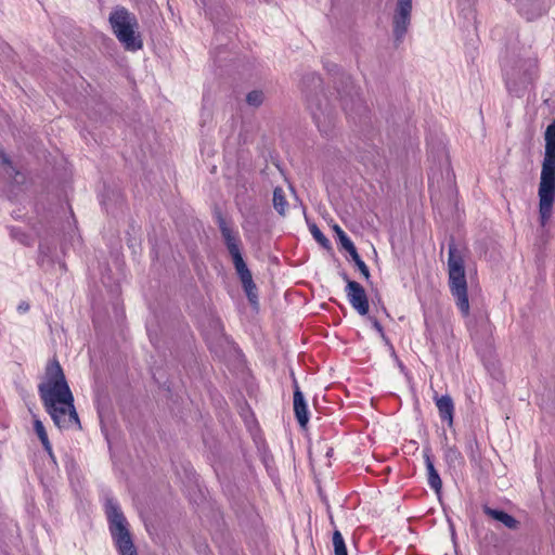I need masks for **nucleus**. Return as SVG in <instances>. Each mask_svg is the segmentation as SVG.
Here are the masks:
<instances>
[{
	"label": "nucleus",
	"instance_id": "obj_13",
	"mask_svg": "<svg viewBox=\"0 0 555 555\" xmlns=\"http://www.w3.org/2000/svg\"><path fill=\"white\" fill-rule=\"evenodd\" d=\"M273 206L281 216L286 214L288 203L286 199V192L282 188H275L273 191Z\"/></svg>",
	"mask_w": 555,
	"mask_h": 555
},
{
	"label": "nucleus",
	"instance_id": "obj_7",
	"mask_svg": "<svg viewBox=\"0 0 555 555\" xmlns=\"http://www.w3.org/2000/svg\"><path fill=\"white\" fill-rule=\"evenodd\" d=\"M538 76V65L535 60L518 62L505 74L506 88L511 93L519 95L533 83Z\"/></svg>",
	"mask_w": 555,
	"mask_h": 555
},
{
	"label": "nucleus",
	"instance_id": "obj_12",
	"mask_svg": "<svg viewBox=\"0 0 555 555\" xmlns=\"http://www.w3.org/2000/svg\"><path fill=\"white\" fill-rule=\"evenodd\" d=\"M485 513L492 517L493 519L502 522L505 527L509 528V529H515L517 527V520L511 516L509 514L503 512V511H498V509H493V508H490V507H486L485 508Z\"/></svg>",
	"mask_w": 555,
	"mask_h": 555
},
{
	"label": "nucleus",
	"instance_id": "obj_9",
	"mask_svg": "<svg viewBox=\"0 0 555 555\" xmlns=\"http://www.w3.org/2000/svg\"><path fill=\"white\" fill-rule=\"evenodd\" d=\"M346 294L350 305L359 314L365 315L369 312V300L364 288L354 281H348Z\"/></svg>",
	"mask_w": 555,
	"mask_h": 555
},
{
	"label": "nucleus",
	"instance_id": "obj_22",
	"mask_svg": "<svg viewBox=\"0 0 555 555\" xmlns=\"http://www.w3.org/2000/svg\"><path fill=\"white\" fill-rule=\"evenodd\" d=\"M313 234H314V236H315L317 238H319V236H321V233H320L319 231L313 232Z\"/></svg>",
	"mask_w": 555,
	"mask_h": 555
},
{
	"label": "nucleus",
	"instance_id": "obj_8",
	"mask_svg": "<svg viewBox=\"0 0 555 555\" xmlns=\"http://www.w3.org/2000/svg\"><path fill=\"white\" fill-rule=\"evenodd\" d=\"M413 10L412 0H397L392 15V27L395 37L400 40L406 34L411 24Z\"/></svg>",
	"mask_w": 555,
	"mask_h": 555
},
{
	"label": "nucleus",
	"instance_id": "obj_21",
	"mask_svg": "<svg viewBox=\"0 0 555 555\" xmlns=\"http://www.w3.org/2000/svg\"><path fill=\"white\" fill-rule=\"evenodd\" d=\"M374 327L378 331V332H382V326L379 325L378 322H374Z\"/></svg>",
	"mask_w": 555,
	"mask_h": 555
},
{
	"label": "nucleus",
	"instance_id": "obj_4",
	"mask_svg": "<svg viewBox=\"0 0 555 555\" xmlns=\"http://www.w3.org/2000/svg\"><path fill=\"white\" fill-rule=\"evenodd\" d=\"M112 30L127 51H138L143 47L139 33V23L134 14L127 9L117 7L109 14Z\"/></svg>",
	"mask_w": 555,
	"mask_h": 555
},
{
	"label": "nucleus",
	"instance_id": "obj_6",
	"mask_svg": "<svg viewBox=\"0 0 555 555\" xmlns=\"http://www.w3.org/2000/svg\"><path fill=\"white\" fill-rule=\"evenodd\" d=\"M221 234L225 242L227 248L232 257L235 270L241 279L243 287L247 294L250 302L256 304L257 295L255 293L256 285L253 282L251 273L248 270L246 263L243 260L241 248H240V237L236 232H234L230 227H228L224 222L221 224Z\"/></svg>",
	"mask_w": 555,
	"mask_h": 555
},
{
	"label": "nucleus",
	"instance_id": "obj_11",
	"mask_svg": "<svg viewBox=\"0 0 555 555\" xmlns=\"http://www.w3.org/2000/svg\"><path fill=\"white\" fill-rule=\"evenodd\" d=\"M436 405L439 411V415L443 421H447L450 425L453 422V402L449 396H442L437 399Z\"/></svg>",
	"mask_w": 555,
	"mask_h": 555
},
{
	"label": "nucleus",
	"instance_id": "obj_10",
	"mask_svg": "<svg viewBox=\"0 0 555 555\" xmlns=\"http://www.w3.org/2000/svg\"><path fill=\"white\" fill-rule=\"evenodd\" d=\"M294 412L301 427H305L309 421L307 403L302 392L296 386L294 391Z\"/></svg>",
	"mask_w": 555,
	"mask_h": 555
},
{
	"label": "nucleus",
	"instance_id": "obj_19",
	"mask_svg": "<svg viewBox=\"0 0 555 555\" xmlns=\"http://www.w3.org/2000/svg\"><path fill=\"white\" fill-rule=\"evenodd\" d=\"M428 483L436 492H439L442 487V482L439 477V474L437 473V474H431V476H428Z\"/></svg>",
	"mask_w": 555,
	"mask_h": 555
},
{
	"label": "nucleus",
	"instance_id": "obj_15",
	"mask_svg": "<svg viewBox=\"0 0 555 555\" xmlns=\"http://www.w3.org/2000/svg\"><path fill=\"white\" fill-rule=\"evenodd\" d=\"M334 231L336 232L341 246L347 251H349L350 255L357 250L351 240L347 236V234L341 230L339 225H335Z\"/></svg>",
	"mask_w": 555,
	"mask_h": 555
},
{
	"label": "nucleus",
	"instance_id": "obj_5",
	"mask_svg": "<svg viewBox=\"0 0 555 555\" xmlns=\"http://www.w3.org/2000/svg\"><path fill=\"white\" fill-rule=\"evenodd\" d=\"M105 513L108 519L109 532L119 555H138L129 530V524L118 503L114 500H107Z\"/></svg>",
	"mask_w": 555,
	"mask_h": 555
},
{
	"label": "nucleus",
	"instance_id": "obj_18",
	"mask_svg": "<svg viewBox=\"0 0 555 555\" xmlns=\"http://www.w3.org/2000/svg\"><path fill=\"white\" fill-rule=\"evenodd\" d=\"M351 257L354 260V262L357 263V266H358L359 270L361 271V273L365 278H369V275H370L369 269H367L366 264L361 260V258H360L359 254L357 253V250L351 254Z\"/></svg>",
	"mask_w": 555,
	"mask_h": 555
},
{
	"label": "nucleus",
	"instance_id": "obj_3",
	"mask_svg": "<svg viewBox=\"0 0 555 555\" xmlns=\"http://www.w3.org/2000/svg\"><path fill=\"white\" fill-rule=\"evenodd\" d=\"M449 286L452 296L463 315L469 313L467 282L465 275V256L455 246H450L448 258Z\"/></svg>",
	"mask_w": 555,
	"mask_h": 555
},
{
	"label": "nucleus",
	"instance_id": "obj_17",
	"mask_svg": "<svg viewBox=\"0 0 555 555\" xmlns=\"http://www.w3.org/2000/svg\"><path fill=\"white\" fill-rule=\"evenodd\" d=\"M246 101L249 105L258 107L263 103L264 94L260 90L250 91L246 96Z\"/></svg>",
	"mask_w": 555,
	"mask_h": 555
},
{
	"label": "nucleus",
	"instance_id": "obj_1",
	"mask_svg": "<svg viewBox=\"0 0 555 555\" xmlns=\"http://www.w3.org/2000/svg\"><path fill=\"white\" fill-rule=\"evenodd\" d=\"M38 391L46 411L60 429L79 428L80 423L74 406V397L59 362L47 365Z\"/></svg>",
	"mask_w": 555,
	"mask_h": 555
},
{
	"label": "nucleus",
	"instance_id": "obj_2",
	"mask_svg": "<svg viewBox=\"0 0 555 555\" xmlns=\"http://www.w3.org/2000/svg\"><path fill=\"white\" fill-rule=\"evenodd\" d=\"M545 151L538 188L539 221L545 227L553 216L555 204V119L544 134Z\"/></svg>",
	"mask_w": 555,
	"mask_h": 555
},
{
	"label": "nucleus",
	"instance_id": "obj_14",
	"mask_svg": "<svg viewBox=\"0 0 555 555\" xmlns=\"http://www.w3.org/2000/svg\"><path fill=\"white\" fill-rule=\"evenodd\" d=\"M34 429L38 436V438L40 439L44 450L48 452V453H51L52 452V447H51V443L49 441V438H48V434L44 429V426L42 424V422L35 417L34 418Z\"/></svg>",
	"mask_w": 555,
	"mask_h": 555
},
{
	"label": "nucleus",
	"instance_id": "obj_23",
	"mask_svg": "<svg viewBox=\"0 0 555 555\" xmlns=\"http://www.w3.org/2000/svg\"><path fill=\"white\" fill-rule=\"evenodd\" d=\"M2 162L7 163L8 162L7 157L2 156Z\"/></svg>",
	"mask_w": 555,
	"mask_h": 555
},
{
	"label": "nucleus",
	"instance_id": "obj_16",
	"mask_svg": "<svg viewBox=\"0 0 555 555\" xmlns=\"http://www.w3.org/2000/svg\"><path fill=\"white\" fill-rule=\"evenodd\" d=\"M333 546L335 555H348L345 540L338 530L333 533Z\"/></svg>",
	"mask_w": 555,
	"mask_h": 555
},
{
	"label": "nucleus",
	"instance_id": "obj_20",
	"mask_svg": "<svg viewBox=\"0 0 555 555\" xmlns=\"http://www.w3.org/2000/svg\"><path fill=\"white\" fill-rule=\"evenodd\" d=\"M425 464L428 476H431V474H437V470L435 469L434 463L430 460V456L428 453H425Z\"/></svg>",
	"mask_w": 555,
	"mask_h": 555
}]
</instances>
